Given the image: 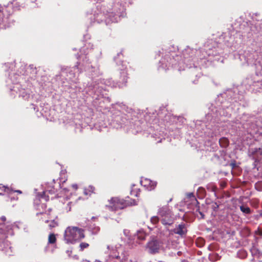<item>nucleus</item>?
Listing matches in <instances>:
<instances>
[{
    "mask_svg": "<svg viewBox=\"0 0 262 262\" xmlns=\"http://www.w3.org/2000/svg\"><path fill=\"white\" fill-rule=\"evenodd\" d=\"M108 204L106 205V207L110 210L112 211L122 209L128 206L137 205L136 201L134 199H130L129 197L126 198V200H123L118 197H113L108 200Z\"/></svg>",
    "mask_w": 262,
    "mask_h": 262,
    "instance_id": "f257e3e1",
    "label": "nucleus"
},
{
    "mask_svg": "<svg viewBox=\"0 0 262 262\" xmlns=\"http://www.w3.org/2000/svg\"><path fill=\"white\" fill-rule=\"evenodd\" d=\"M84 230L77 227H68L64 232V239L68 243H73L85 237Z\"/></svg>",
    "mask_w": 262,
    "mask_h": 262,
    "instance_id": "f03ea898",
    "label": "nucleus"
},
{
    "mask_svg": "<svg viewBox=\"0 0 262 262\" xmlns=\"http://www.w3.org/2000/svg\"><path fill=\"white\" fill-rule=\"evenodd\" d=\"M162 245V242L155 238H152L147 243L146 249L149 253L155 254L159 252Z\"/></svg>",
    "mask_w": 262,
    "mask_h": 262,
    "instance_id": "7ed1b4c3",
    "label": "nucleus"
},
{
    "mask_svg": "<svg viewBox=\"0 0 262 262\" xmlns=\"http://www.w3.org/2000/svg\"><path fill=\"white\" fill-rule=\"evenodd\" d=\"M52 209H49V213L47 214L49 216L48 219L45 221V223H48V226L50 229L58 226V223L55 220V216H52L51 215Z\"/></svg>",
    "mask_w": 262,
    "mask_h": 262,
    "instance_id": "20e7f679",
    "label": "nucleus"
},
{
    "mask_svg": "<svg viewBox=\"0 0 262 262\" xmlns=\"http://www.w3.org/2000/svg\"><path fill=\"white\" fill-rule=\"evenodd\" d=\"M57 188H55L54 186H49L46 191L43 192V194L41 196V198L44 199L46 201H48L49 200V197L47 195V193L50 194H55L57 192Z\"/></svg>",
    "mask_w": 262,
    "mask_h": 262,
    "instance_id": "39448f33",
    "label": "nucleus"
},
{
    "mask_svg": "<svg viewBox=\"0 0 262 262\" xmlns=\"http://www.w3.org/2000/svg\"><path fill=\"white\" fill-rule=\"evenodd\" d=\"M174 233L178 234L181 236L185 235L187 233V229L185 224H181L176 227L173 230Z\"/></svg>",
    "mask_w": 262,
    "mask_h": 262,
    "instance_id": "423d86ee",
    "label": "nucleus"
},
{
    "mask_svg": "<svg viewBox=\"0 0 262 262\" xmlns=\"http://www.w3.org/2000/svg\"><path fill=\"white\" fill-rule=\"evenodd\" d=\"M158 213L162 217H170L171 211L168 206H164L160 208L159 210Z\"/></svg>",
    "mask_w": 262,
    "mask_h": 262,
    "instance_id": "0eeeda50",
    "label": "nucleus"
},
{
    "mask_svg": "<svg viewBox=\"0 0 262 262\" xmlns=\"http://www.w3.org/2000/svg\"><path fill=\"white\" fill-rule=\"evenodd\" d=\"M12 3L8 4L7 6H0V12L5 16L8 17L11 14Z\"/></svg>",
    "mask_w": 262,
    "mask_h": 262,
    "instance_id": "6e6552de",
    "label": "nucleus"
},
{
    "mask_svg": "<svg viewBox=\"0 0 262 262\" xmlns=\"http://www.w3.org/2000/svg\"><path fill=\"white\" fill-rule=\"evenodd\" d=\"M143 182L145 183L144 186L147 187V189L149 190L154 189L157 186L156 182L151 181L149 179H145Z\"/></svg>",
    "mask_w": 262,
    "mask_h": 262,
    "instance_id": "1a4fd4ad",
    "label": "nucleus"
},
{
    "mask_svg": "<svg viewBox=\"0 0 262 262\" xmlns=\"http://www.w3.org/2000/svg\"><path fill=\"white\" fill-rule=\"evenodd\" d=\"M140 189L138 188V187L136 185H132L130 191V194L131 195L138 197L140 194Z\"/></svg>",
    "mask_w": 262,
    "mask_h": 262,
    "instance_id": "9d476101",
    "label": "nucleus"
},
{
    "mask_svg": "<svg viewBox=\"0 0 262 262\" xmlns=\"http://www.w3.org/2000/svg\"><path fill=\"white\" fill-rule=\"evenodd\" d=\"M95 193V188L92 185H89L84 189L83 193L85 195H91L92 193Z\"/></svg>",
    "mask_w": 262,
    "mask_h": 262,
    "instance_id": "9b49d317",
    "label": "nucleus"
},
{
    "mask_svg": "<svg viewBox=\"0 0 262 262\" xmlns=\"http://www.w3.org/2000/svg\"><path fill=\"white\" fill-rule=\"evenodd\" d=\"M219 144L221 147L226 148L229 144V141L226 137H222L219 140Z\"/></svg>",
    "mask_w": 262,
    "mask_h": 262,
    "instance_id": "f8f14e48",
    "label": "nucleus"
},
{
    "mask_svg": "<svg viewBox=\"0 0 262 262\" xmlns=\"http://www.w3.org/2000/svg\"><path fill=\"white\" fill-rule=\"evenodd\" d=\"M162 223L164 225H171L173 224V221L169 217H164L161 220Z\"/></svg>",
    "mask_w": 262,
    "mask_h": 262,
    "instance_id": "ddd939ff",
    "label": "nucleus"
},
{
    "mask_svg": "<svg viewBox=\"0 0 262 262\" xmlns=\"http://www.w3.org/2000/svg\"><path fill=\"white\" fill-rule=\"evenodd\" d=\"M56 237L54 233H51L48 237V243L50 244H55L56 242Z\"/></svg>",
    "mask_w": 262,
    "mask_h": 262,
    "instance_id": "4468645a",
    "label": "nucleus"
},
{
    "mask_svg": "<svg viewBox=\"0 0 262 262\" xmlns=\"http://www.w3.org/2000/svg\"><path fill=\"white\" fill-rule=\"evenodd\" d=\"M112 256L113 258L118 259L120 262H123V260H125L124 256L120 255L118 253L117 254L116 252H113Z\"/></svg>",
    "mask_w": 262,
    "mask_h": 262,
    "instance_id": "2eb2a0df",
    "label": "nucleus"
},
{
    "mask_svg": "<svg viewBox=\"0 0 262 262\" xmlns=\"http://www.w3.org/2000/svg\"><path fill=\"white\" fill-rule=\"evenodd\" d=\"M146 236V233L143 231H139L137 233V238L140 240H144Z\"/></svg>",
    "mask_w": 262,
    "mask_h": 262,
    "instance_id": "dca6fc26",
    "label": "nucleus"
},
{
    "mask_svg": "<svg viewBox=\"0 0 262 262\" xmlns=\"http://www.w3.org/2000/svg\"><path fill=\"white\" fill-rule=\"evenodd\" d=\"M251 254L253 255H256L259 256L261 255L260 251L254 246H253L250 249Z\"/></svg>",
    "mask_w": 262,
    "mask_h": 262,
    "instance_id": "f3484780",
    "label": "nucleus"
},
{
    "mask_svg": "<svg viewBox=\"0 0 262 262\" xmlns=\"http://www.w3.org/2000/svg\"><path fill=\"white\" fill-rule=\"evenodd\" d=\"M6 221V218L5 216H2L0 218V227H3L6 229V231L8 230V227L5 225V222Z\"/></svg>",
    "mask_w": 262,
    "mask_h": 262,
    "instance_id": "a211bd4d",
    "label": "nucleus"
},
{
    "mask_svg": "<svg viewBox=\"0 0 262 262\" xmlns=\"http://www.w3.org/2000/svg\"><path fill=\"white\" fill-rule=\"evenodd\" d=\"M6 229L0 227V241L6 237Z\"/></svg>",
    "mask_w": 262,
    "mask_h": 262,
    "instance_id": "6ab92c4d",
    "label": "nucleus"
},
{
    "mask_svg": "<svg viewBox=\"0 0 262 262\" xmlns=\"http://www.w3.org/2000/svg\"><path fill=\"white\" fill-rule=\"evenodd\" d=\"M240 210L243 213L246 214H250L251 213V209L248 207H245L243 205L240 206Z\"/></svg>",
    "mask_w": 262,
    "mask_h": 262,
    "instance_id": "aec40b11",
    "label": "nucleus"
},
{
    "mask_svg": "<svg viewBox=\"0 0 262 262\" xmlns=\"http://www.w3.org/2000/svg\"><path fill=\"white\" fill-rule=\"evenodd\" d=\"M1 188H3L4 189V192L7 193H10L13 191L12 188H10L8 186L0 184V189Z\"/></svg>",
    "mask_w": 262,
    "mask_h": 262,
    "instance_id": "412c9836",
    "label": "nucleus"
},
{
    "mask_svg": "<svg viewBox=\"0 0 262 262\" xmlns=\"http://www.w3.org/2000/svg\"><path fill=\"white\" fill-rule=\"evenodd\" d=\"M89 247V244L86 243H81L80 245V251H82L84 249H86Z\"/></svg>",
    "mask_w": 262,
    "mask_h": 262,
    "instance_id": "4be33fe9",
    "label": "nucleus"
},
{
    "mask_svg": "<svg viewBox=\"0 0 262 262\" xmlns=\"http://www.w3.org/2000/svg\"><path fill=\"white\" fill-rule=\"evenodd\" d=\"M159 217L157 216H154L151 217L150 219V222L154 225L157 224L159 222Z\"/></svg>",
    "mask_w": 262,
    "mask_h": 262,
    "instance_id": "5701e85b",
    "label": "nucleus"
},
{
    "mask_svg": "<svg viewBox=\"0 0 262 262\" xmlns=\"http://www.w3.org/2000/svg\"><path fill=\"white\" fill-rule=\"evenodd\" d=\"M121 76L123 77V82L126 83L127 82V77H126V73L125 71H123L121 73Z\"/></svg>",
    "mask_w": 262,
    "mask_h": 262,
    "instance_id": "b1692460",
    "label": "nucleus"
},
{
    "mask_svg": "<svg viewBox=\"0 0 262 262\" xmlns=\"http://www.w3.org/2000/svg\"><path fill=\"white\" fill-rule=\"evenodd\" d=\"M204 244V242L202 239H201V238L198 239L197 245L199 247L203 246Z\"/></svg>",
    "mask_w": 262,
    "mask_h": 262,
    "instance_id": "393cba45",
    "label": "nucleus"
},
{
    "mask_svg": "<svg viewBox=\"0 0 262 262\" xmlns=\"http://www.w3.org/2000/svg\"><path fill=\"white\" fill-rule=\"evenodd\" d=\"M187 195L188 198H193L196 200L195 196L193 193H189L187 194Z\"/></svg>",
    "mask_w": 262,
    "mask_h": 262,
    "instance_id": "a878e982",
    "label": "nucleus"
},
{
    "mask_svg": "<svg viewBox=\"0 0 262 262\" xmlns=\"http://www.w3.org/2000/svg\"><path fill=\"white\" fill-rule=\"evenodd\" d=\"M220 186H221L222 188H225L226 186V183L225 182H222L220 183Z\"/></svg>",
    "mask_w": 262,
    "mask_h": 262,
    "instance_id": "bb28decb",
    "label": "nucleus"
},
{
    "mask_svg": "<svg viewBox=\"0 0 262 262\" xmlns=\"http://www.w3.org/2000/svg\"><path fill=\"white\" fill-rule=\"evenodd\" d=\"M12 190L13 191L10 194H12L13 192H17L18 194H21L22 193V191L21 190H14L13 189H12Z\"/></svg>",
    "mask_w": 262,
    "mask_h": 262,
    "instance_id": "cd10ccee",
    "label": "nucleus"
},
{
    "mask_svg": "<svg viewBox=\"0 0 262 262\" xmlns=\"http://www.w3.org/2000/svg\"><path fill=\"white\" fill-rule=\"evenodd\" d=\"M257 132L259 135L262 136V127H260L258 128Z\"/></svg>",
    "mask_w": 262,
    "mask_h": 262,
    "instance_id": "c85d7f7f",
    "label": "nucleus"
},
{
    "mask_svg": "<svg viewBox=\"0 0 262 262\" xmlns=\"http://www.w3.org/2000/svg\"><path fill=\"white\" fill-rule=\"evenodd\" d=\"M217 188L216 186L213 185L211 186V191L213 192H215L217 190Z\"/></svg>",
    "mask_w": 262,
    "mask_h": 262,
    "instance_id": "c756f323",
    "label": "nucleus"
},
{
    "mask_svg": "<svg viewBox=\"0 0 262 262\" xmlns=\"http://www.w3.org/2000/svg\"><path fill=\"white\" fill-rule=\"evenodd\" d=\"M258 151H260L261 152L260 154L262 155V147H260L258 149L257 148L255 149V152H258Z\"/></svg>",
    "mask_w": 262,
    "mask_h": 262,
    "instance_id": "7c9ffc66",
    "label": "nucleus"
},
{
    "mask_svg": "<svg viewBox=\"0 0 262 262\" xmlns=\"http://www.w3.org/2000/svg\"><path fill=\"white\" fill-rule=\"evenodd\" d=\"M72 187L75 189V190H77V188H78V186L77 184H73L72 185Z\"/></svg>",
    "mask_w": 262,
    "mask_h": 262,
    "instance_id": "2f4dec72",
    "label": "nucleus"
},
{
    "mask_svg": "<svg viewBox=\"0 0 262 262\" xmlns=\"http://www.w3.org/2000/svg\"><path fill=\"white\" fill-rule=\"evenodd\" d=\"M230 166H231L232 168H234L236 167V163L235 162L231 163L230 164Z\"/></svg>",
    "mask_w": 262,
    "mask_h": 262,
    "instance_id": "473e14b6",
    "label": "nucleus"
},
{
    "mask_svg": "<svg viewBox=\"0 0 262 262\" xmlns=\"http://www.w3.org/2000/svg\"><path fill=\"white\" fill-rule=\"evenodd\" d=\"M3 191L4 192L3 188L0 189V195H3Z\"/></svg>",
    "mask_w": 262,
    "mask_h": 262,
    "instance_id": "72a5a7b5",
    "label": "nucleus"
},
{
    "mask_svg": "<svg viewBox=\"0 0 262 262\" xmlns=\"http://www.w3.org/2000/svg\"><path fill=\"white\" fill-rule=\"evenodd\" d=\"M213 207L214 208H217L219 207V206L217 205L216 203H215L214 205L213 206Z\"/></svg>",
    "mask_w": 262,
    "mask_h": 262,
    "instance_id": "f704fd0d",
    "label": "nucleus"
},
{
    "mask_svg": "<svg viewBox=\"0 0 262 262\" xmlns=\"http://www.w3.org/2000/svg\"><path fill=\"white\" fill-rule=\"evenodd\" d=\"M199 213L201 215L203 219L204 217V215L203 214V213L201 212H199Z\"/></svg>",
    "mask_w": 262,
    "mask_h": 262,
    "instance_id": "c9c22d12",
    "label": "nucleus"
},
{
    "mask_svg": "<svg viewBox=\"0 0 262 262\" xmlns=\"http://www.w3.org/2000/svg\"><path fill=\"white\" fill-rule=\"evenodd\" d=\"M99 230H100L99 227H97L96 228V231H99Z\"/></svg>",
    "mask_w": 262,
    "mask_h": 262,
    "instance_id": "e433bc0d",
    "label": "nucleus"
},
{
    "mask_svg": "<svg viewBox=\"0 0 262 262\" xmlns=\"http://www.w3.org/2000/svg\"><path fill=\"white\" fill-rule=\"evenodd\" d=\"M53 182L54 183L55 182V180H53Z\"/></svg>",
    "mask_w": 262,
    "mask_h": 262,
    "instance_id": "4c0bfd02",
    "label": "nucleus"
}]
</instances>
